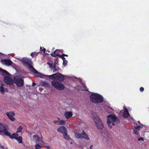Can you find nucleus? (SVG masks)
I'll return each mask as SVG.
<instances>
[{"label": "nucleus", "mask_w": 149, "mask_h": 149, "mask_svg": "<svg viewBox=\"0 0 149 149\" xmlns=\"http://www.w3.org/2000/svg\"><path fill=\"white\" fill-rule=\"evenodd\" d=\"M91 100L95 103H101L104 101L103 97L97 93H92L90 96Z\"/></svg>", "instance_id": "obj_1"}, {"label": "nucleus", "mask_w": 149, "mask_h": 149, "mask_svg": "<svg viewBox=\"0 0 149 149\" xmlns=\"http://www.w3.org/2000/svg\"><path fill=\"white\" fill-rule=\"evenodd\" d=\"M95 116L93 120L96 124L97 128L98 130H102L104 127V125L101 120L96 115V114L94 113Z\"/></svg>", "instance_id": "obj_2"}, {"label": "nucleus", "mask_w": 149, "mask_h": 149, "mask_svg": "<svg viewBox=\"0 0 149 149\" xmlns=\"http://www.w3.org/2000/svg\"><path fill=\"white\" fill-rule=\"evenodd\" d=\"M48 76L49 78L52 79H54V80H58L60 82L63 81L65 79L64 76L59 73Z\"/></svg>", "instance_id": "obj_3"}, {"label": "nucleus", "mask_w": 149, "mask_h": 149, "mask_svg": "<svg viewBox=\"0 0 149 149\" xmlns=\"http://www.w3.org/2000/svg\"><path fill=\"white\" fill-rule=\"evenodd\" d=\"M51 84L54 87L60 90H63L65 88V86L63 84L56 80L52 81Z\"/></svg>", "instance_id": "obj_4"}, {"label": "nucleus", "mask_w": 149, "mask_h": 149, "mask_svg": "<svg viewBox=\"0 0 149 149\" xmlns=\"http://www.w3.org/2000/svg\"><path fill=\"white\" fill-rule=\"evenodd\" d=\"M75 134V136L76 138L78 139H83L84 138L86 140H89L90 138L84 132V130H83L81 133L79 132H74Z\"/></svg>", "instance_id": "obj_5"}, {"label": "nucleus", "mask_w": 149, "mask_h": 149, "mask_svg": "<svg viewBox=\"0 0 149 149\" xmlns=\"http://www.w3.org/2000/svg\"><path fill=\"white\" fill-rule=\"evenodd\" d=\"M14 81L18 86L21 87L24 85V81L21 77L16 76L14 78Z\"/></svg>", "instance_id": "obj_6"}, {"label": "nucleus", "mask_w": 149, "mask_h": 149, "mask_svg": "<svg viewBox=\"0 0 149 149\" xmlns=\"http://www.w3.org/2000/svg\"><path fill=\"white\" fill-rule=\"evenodd\" d=\"M18 59L20 61L24 64V65H28V68H29V65H31L30 64L31 63V60L29 59L26 58H18Z\"/></svg>", "instance_id": "obj_7"}, {"label": "nucleus", "mask_w": 149, "mask_h": 149, "mask_svg": "<svg viewBox=\"0 0 149 149\" xmlns=\"http://www.w3.org/2000/svg\"><path fill=\"white\" fill-rule=\"evenodd\" d=\"M29 68L33 72L36 74V76L37 77L42 78L44 77V75L38 72L32 65H29Z\"/></svg>", "instance_id": "obj_8"}, {"label": "nucleus", "mask_w": 149, "mask_h": 149, "mask_svg": "<svg viewBox=\"0 0 149 149\" xmlns=\"http://www.w3.org/2000/svg\"><path fill=\"white\" fill-rule=\"evenodd\" d=\"M4 82L7 85H11L13 84L12 78L10 77L6 76L4 78Z\"/></svg>", "instance_id": "obj_9"}, {"label": "nucleus", "mask_w": 149, "mask_h": 149, "mask_svg": "<svg viewBox=\"0 0 149 149\" xmlns=\"http://www.w3.org/2000/svg\"><path fill=\"white\" fill-rule=\"evenodd\" d=\"M6 114L11 121H14L15 120V119L14 117L15 114L13 111L7 112L6 113Z\"/></svg>", "instance_id": "obj_10"}, {"label": "nucleus", "mask_w": 149, "mask_h": 149, "mask_svg": "<svg viewBox=\"0 0 149 149\" xmlns=\"http://www.w3.org/2000/svg\"><path fill=\"white\" fill-rule=\"evenodd\" d=\"M108 119H111V121L113 122H117L116 124H118L119 122V120L117 119L116 116L115 115H110L107 116Z\"/></svg>", "instance_id": "obj_11"}, {"label": "nucleus", "mask_w": 149, "mask_h": 149, "mask_svg": "<svg viewBox=\"0 0 149 149\" xmlns=\"http://www.w3.org/2000/svg\"><path fill=\"white\" fill-rule=\"evenodd\" d=\"M57 131L59 133L63 134V137L65 138V127L64 126H61L57 129Z\"/></svg>", "instance_id": "obj_12"}, {"label": "nucleus", "mask_w": 149, "mask_h": 149, "mask_svg": "<svg viewBox=\"0 0 149 149\" xmlns=\"http://www.w3.org/2000/svg\"><path fill=\"white\" fill-rule=\"evenodd\" d=\"M1 62L3 64L8 66L11 65L13 63L10 60L6 59L2 60H1Z\"/></svg>", "instance_id": "obj_13"}, {"label": "nucleus", "mask_w": 149, "mask_h": 149, "mask_svg": "<svg viewBox=\"0 0 149 149\" xmlns=\"http://www.w3.org/2000/svg\"><path fill=\"white\" fill-rule=\"evenodd\" d=\"M33 140L36 142L40 143L42 141L40 139V137L37 135H34L33 136Z\"/></svg>", "instance_id": "obj_14"}, {"label": "nucleus", "mask_w": 149, "mask_h": 149, "mask_svg": "<svg viewBox=\"0 0 149 149\" xmlns=\"http://www.w3.org/2000/svg\"><path fill=\"white\" fill-rule=\"evenodd\" d=\"M4 85L3 84H1L0 87V91L2 93H3L4 92H8V90L6 88L4 87Z\"/></svg>", "instance_id": "obj_15"}, {"label": "nucleus", "mask_w": 149, "mask_h": 149, "mask_svg": "<svg viewBox=\"0 0 149 149\" xmlns=\"http://www.w3.org/2000/svg\"><path fill=\"white\" fill-rule=\"evenodd\" d=\"M0 74L6 76L10 74L6 70L0 68Z\"/></svg>", "instance_id": "obj_16"}, {"label": "nucleus", "mask_w": 149, "mask_h": 149, "mask_svg": "<svg viewBox=\"0 0 149 149\" xmlns=\"http://www.w3.org/2000/svg\"><path fill=\"white\" fill-rule=\"evenodd\" d=\"M124 110L123 116L124 118H127L129 115V113L128 111V110L126 107H124Z\"/></svg>", "instance_id": "obj_17"}, {"label": "nucleus", "mask_w": 149, "mask_h": 149, "mask_svg": "<svg viewBox=\"0 0 149 149\" xmlns=\"http://www.w3.org/2000/svg\"><path fill=\"white\" fill-rule=\"evenodd\" d=\"M114 122H113L112 121H111L110 120V119H107V124L108 125V126L111 129L112 127V126H114L115 125L114 123ZM116 123V122H115ZM117 123V122H116Z\"/></svg>", "instance_id": "obj_18"}, {"label": "nucleus", "mask_w": 149, "mask_h": 149, "mask_svg": "<svg viewBox=\"0 0 149 149\" xmlns=\"http://www.w3.org/2000/svg\"><path fill=\"white\" fill-rule=\"evenodd\" d=\"M72 113L71 111H66V118L68 119L72 116Z\"/></svg>", "instance_id": "obj_19"}, {"label": "nucleus", "mask_w": 149, "mask_h": 149, "mask_svg": "<svg viewBox=\"0 0 149 149\" xmlns=\"http://www.w3.org/2000/svg\"><path fill=\"white\" fill-rule=\"evenodd\" d=\"M59 120L58 125H64L65 124V121L63 120H60L58 117L57 118Z\"/></svg>", "instance_id": "obj_20"}, {"label": "nucleus", "mask_w": 149, "mask_h": 149, "mask_svg": "<svg viewBox=\"0 0 149 149\" xmlns=\"http://www.w3.org/2000/svg\"><path fill=\"white\" fill-rule=\"evenodd\" d=\"M5 128V127L3 124L0 123V132H3Z\"/></svg>", "instance_id": "obj_21"}, {"label": "nucleus", "mask_w": 149, "mask_h": 149, "mask_svg": "<svg viewBox=\"0 0 149 149\" xmlns=\"http://www.w3.org/2000/svg\"><path fill=\"white\" fill-rule=\"evenodd\" d=\"M47 64L49 65V68L51 70H52L53 69L56 68V66L55 65H53L52 64L49 62H47Z\"/></svg>", "instance_id": "obj_22"}, {"label": "nucleus", "mask_w": 149, "mask_h": 149, "mask_svg": "<svg viewBox=\"0 0 149 149\" xmlns=\"http://www.w3.org/2000/svg\"><path fill=\"white\" fill-rule=\"evenodd\" d=\"M3 132L6 135L8 136H10V133H9L8 131L6 129V128H5L4 130H3Z\"/></svg>", "instance_id": "obj_23"}, {"label": "nucleus", "mask_w": 149, "mask_h": 149, "mask_svg": "<svg viewBox=\"0 0 149 149\" xmlns=\"http://www.w3.org/2000/svg\"><path fill=\"white\" fill-rule=\"evenodd\" d=\"M18 136V135L17 134H12V135L10 136H9L11 138H15V139H17Z\"/></svg>", "instance_id": "obj_24"}, {"label": "nucleus", "mask_w": 149, "mask_h": 149, "mask_svg": "<svg viewBox=\"0 0 149 149\" xmlns=\"http://www.w3.org/2000/svg\"><path fill=\"white\" fill-rule=\"evenodd\" d=\"M16 139L17 140V141H18L19 143H22V138L21 136H19Z\"/></svg>", "instance_id": "obj_25"}, {"label": "nucleus", "mask_w": 149, "mask_h": 149, "mask_svg": "<svg viewBox=\"0 0 149 149\" xmlns=\"http://www.w3.org/2000/svg\"><path fill=\"white\" fill-rule=\"evenodd\" d=\"M22 129V126H20L17 129V132H21Z\"/></svg>", "instance_id": "obj_26"}, {"label": "nucleus", "mask_w": 149, "mask_h": 149, "mask_svg": "<svg viewBox=\"0 0 149 149\" xmlns=\"http://www.w3.org/2000/svg\"><path fill=\"white\" fill-rule=\"evenodd\" d=\"M56 50L55 51H54V52L51 54V55L53 56H55L56 55H58V54H56Z\"/></svg>", "instance_id": "obj_27"}, {"label": "nucleus", "mask_w": 149, "mask_h": 149, "mask_svg": "<svg viewBox=\"0 0 149 149\" xmlns=\"http://www.w3.org/2000/svg\"><path fill=\"white\" fill-rule=\"evenodd\" d=\"M41 146L38 144H36L35 146V149H40L41 148Z\"/></svg>", "instance_id": "obj_28"}, {"label": "nucleus", "mask_w": 149, "mask_h": 149, "mask_svg": "<svg viewBox=\"0 0 149 149\" xmlns=\"http://www.w3.org/2000/svg\"><path fill=\"white\" fill-rule=\"evenodd\" d=\"M67 132L66 131V139H67L68 140H69V139H70V137L69 136H68V135L67 134Z\"/></svg>", "instance_id": "obj_29"}, {"label": "nucleus", "mask_w": 149, "mask_h": 149, "mask_svg": "<svg viewBox=\"0 0 149 149\" xmlns=\"http://www.w3.org/2000/svg\"><path fill=\"white\" fill-rule=\"evenodd\" d=\"M133 132L134 133L136 134H138V132L137 131V129H136L134 130Z\"/></svg>", "instance_id": "obj_30"}, {"label": "nucleus", "mask_w": 149, "mask_h": 149, "mask_svg": "<svg viewBox=\"0 0 149 149\" xmlns=\"http://www.w3.org/2000/svg\"><path fill=\"white\" fill-rule=\"evenodd\" d=\"M81 84L86 89L85 91H88V90L86 89V88H87L86 86L84 85V83H81Z\"/></svg>", "instance_id": "obj_31"}, {"label": "nucleus", "mask_w": 149, "mask_h": 149, "mask_svg": "<svg viewBox=\"0 0 149 149\" xmlns=\"http://www.w3.org/2000/svg\"><path fill=\"white\" fill-rule=\"evenodd\" d=\"M135 128L136 129H139L141 127L140 126H138L136 127H135Z\"/></svg>", "instance_id": "obj_32"}, {"label": "nucleus", "mask_w": 149, "mask_h": 149, "mask_svg": "<svg viewBox=\"0 0 149 149\" xmlns=\"http://www.w3.org/2000/svg\"><path fill=\"white\" fill-rule=\"evenodd\" d=\"M58 121H59V120L58 119V120H54V123L56 124H57L58 125Z\"/></svg>", "instance_id": "obj_33"}, {"label": "nucleus", "mask_w": 149, "mask_h": 149, "mask_svg": "<svg viewBox=\"0 0 149 149\" xmlns=\"http://www.w3.org/2000/svg\"><path fill=\"white\" fill-rule=\"evenodd\" d=\"M140 91L141 92H143L144 90V88L143 87H141L140 88Z\"/></svg>", "instance_id": "obj_34"}, {"label": "nucleus", "mask_w": 149, "mask_h": 149, "mask_svg": "<svg viewBox=\"0 0 149 149\" xmlns=\"http://www.w3.org/2000/svg\"><path fill=\"white\" fill-rule=\"evenodd\" d=\"M138 139L139 141L141 140L142 141H144L142 137H140V138H138Z\"/></svg>", "instance_id": "obj_35"}, {"label": "nucleus", "mask_w": 149, "mask_h": 149, "mask_svg": "<svg viewBox=\"0 0 149 149\" xmlns=\"http://www.w3.org/2000/svg\"><path fill=\"white\" fill-rule=\"evenodd\" d=\"M59 56L61 57L63 59V64L64 65V63H65V60H64V58H63V56L61 55H59Z\"/></svg>", "instance_id": "obj_36"}, {"label": "nucleus", "mask_w": 149, "mask_h": 149, "mask_svg": "<svg viewBox=\"0 0 149 149\" xmlns=\"http://www.w3.org/2000/svg\"><path fill=\"white\" fill-rule=\"evenodd\" d=\"M52 71H53V72H55V71L56 70H58L57 69H56V68H55V69H52Z\"/></svg>", "instance_id": "obj_37"}, {"label": "nucleus", "mask_w": 149, "mask_h": 149, "mask_svg": "<svg viewBox=\"0 0 149 149\" xmlns=\"http://www.w3.org/2000/svg\"><path fill=\"white\" fill-rule=\"evenodd\" d=\"M45 147H46L48 149H50V146H45Z\"/></svg>", "instance_id": "obj_38"}, {"label": "nucleus", "mask_w": 149, "mask_h": 149, "mask_svg": "<svg viewBox=\"0 0 149 149\" xmlns=\"http://www.w3.org/2000/svg\"><path fill=\"white\" fill-rule=\"evenodd\" d=\"M45 48H44L43 49H42V48L41 47H40V51H44V52H45Z\"/></svg>", "instance_id": "obj_39"}, {"label": "nucleus", "mask_w": 149, "mask_h": 149, "mask_svg": "<svg viewBox=\"0 0 149 149\" xmlns=\"http://www.w3.org/2000/svg\"><path fill=\"white\" fill-rule=\"evenodd\" d=\"M57 64V61H54V65H55L56 66V64Z\"/></svg>", "instance_id": "obj_40"}, {"label": "nucleus", "mask_w": 149, "mask_h": 149, "mask_svg": "<svg viewBox=\"0 0 149 149\" xmlns=\"http://www.w3.org/2000/svg\"><path fill=\"white\" fill-rule=\"evenodd\" d=\"M36 85V83L35 82H33L32 84V86H34Z\"/></svg>", "instance_id": "obj_41"}, {"label": "nucleus", "mask_w": 149, "mask_h": 149, "mask_svg": "<svg viewBox=\"0 0 149 149\" xmlns=\"http://www.w3.org/2000/svg\"><path fill=\"white\" fill-rule=\"evenodd\" d=\"M93 145H91L90 146V148L91 149H92L93 147Z\"/></svg>", "instance_id": "obj_42"}, {"label": "nucleus", "mask_w": 149, "mask_h": 149, "mask_svg": "<svg viewBox=\"0 0 149 149\" xmlns=\"http://www.w3.org/2000/svg\"><path fill=\"white\" fill-rule=\"evenodd\" d=\"M34 53H32L31 54V56H33V55H34Z\"/></svg>", "instance_id": "obj_43"}, {"label": "nucleus", "mask_w": 149, "mask_h": 149, "mask_svg": "<svg viewBox=\"0 0 149 149\" xmlns=\"http://www.w3.org/2000/svg\"><path fill=\"white\" fill-rule=\"evenodd\" d=\"M68 63V61L66 60V65Z\"/></svg>", "instance_id": "obj_44"}, {"label": "nucleus", "mask_w": 149, "mask_h": 149, "mask_svg": "<svg viewBox=\"0 0 149 149\" xmlns=\"http://www.w3.org/2000/svg\"><path fill=\"white\" fill-rule=\"evenodd\" d=\"M65 77H66V79L68 77H67V76L66 75Z\"/></svg>", "instance_id": "obj_45"}, {"label": "nucleus", "mask_w": 149, "mask_h": 149, "mask_svg": "<svg viewBox=\"0 0 149 149\" xmlns=\"http://www.w3.org/2000/svg\"><path fill=\"white\" fill-rule=\"evenodd\" d=\"M68 55L67 54H66V56H68Z\"/></svg>", "instance_id": "obj_46"}, {"label": "nucleus", "mask_w": 149, "mask_h": 149, "mask_svg": "<svg viewBox=\"0 0 149 149\" xmlns=\"http://www.w3.org/2000/svg\"><path fill=\"white\" fill-rule=\"evenodd\" d=\"M70 144H72V142H70Z\"/></svg>", "instance_id": "obj_47"}, {"label": "nucleus", "mask_w": 149, "mask_h": 149, "mask_svg": "<svg viewBox=\"0 0 149 149\" xmlns=\"http://www.w3.org/2000/svg\"><path fill=\"white\" fill-rule=\"evenodd\" d=\"M0 145H1V144H0ZM1 145H0V147H1Z\"/></svg>", "instance_id": "obj_48"}]
</instances>
